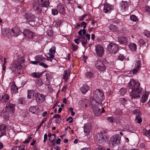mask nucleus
I'll return each instance as SVG.
<instances>
[{"label": "nucleus", "instance_id": "1", "mask_svg": "<svg viewBox=\"0 0 150 150\" xmlns=\"http://www.w3.org/2000/svg\"><path fill=\"white\" fill-rule=\"evenodd\" d=\"M93 98L94 100L92 101V102L96 103L98 104H100L105 99L104 94L101 90L99 89H96L93 94Z\"/></svg>", "mask_w": 150, "mask_h": 150}, {"label": "nucleus", "instance_id": "2", "mask_svg": "<svg viewBox=\"0 0 150 150\" xmlns=\"http://www.w3.org/2000/svg\"><path fill=\"white\" fill-rule=\"evenodd\" d=\"M144 93V90L141 88L139 87L137 89L132 90L130 93V96L132 99H139L141 95Z\"/></svg>", "mask_w": 150, "mask_h": 150}, {"label": "nucleus", "instance_id": "3", "mask_svg": "<svg viewBox=\"0 0 150 150\" xmlns=\"http://www.w3.org/2000/svg\"><path fill=\"white\" fill-rule=\"evenodd\" d=\"M25 61L23 57L18 56L16 61H15L13 65V67L16 69L20 70L22 67V64Z\"/></svg>", "mask_w": 150, "mask_h": 150}, {"label": "nucleus", "instance_id": "4", "mask_svg": "<svg viewBox=\"0 0 150 150\" xmlns=\"http://www.w3.org/2000/svg\"><path fill=\"white\" fill-rule=\"evenodd\" d=\"M121 137L118 135H116L111 137L109 142V145L111 147H113L120 143Z\"/></svg>", "mask_w": 150, "mask_h": 150}, {"label": "nucleus", "instance_id": "5", "mask_svg": "<svg viewBox=\"0 0 150 150\" xmlns=\"http://www.w3.org/2000/svg\"><path fill=\"white\" fill-rule=\"evenodd\" d=\"M107 50L110 53L114 54L118 50V47L116 44L111 43L108 45Z\"/></svg>", "mask_w": 150, "mask_h": 150}, {"label": "nucleus", "instance_id": "6", "mask_svg": "<svg viewBox=\"0 0 150 150\" xmlns=\"http://www.w3.org/2000/svg\"><path fill=\"white\" fill-rule=\"evenodd\" d=\"M140 85L139 82L134 79H132L127 84L128 87L132 90L137 89L139 87Z\"/></svg>", "mask_w": 150, "mask_h": 150}, {"label": "nucleus", "instance_id": "7", "mask_svg": "<svg viewBox=\"0 0 150 150\" xmlns=\"http://www.w3.org/2000/svg\"><path fill=\"white\" fill-rule=\"evenodd\" d=\"M96 139L99 143H103L104 142L107 141L108 138L105 134L100 133L96 134Z\"/></svg>", "mask_w": 150, "mask_h": 150}, {"label": "nucleus", "instance_id": "8", "mask_svg": "<svg viewBox=\"0 0 150 150\" xmlns=\"http://www.w3.org/2000/svg\"><path fill=\"white\" fill-rule=\"evenodd\" d=\"M34 99L37 102L41 103L45 100V96L44 95L37 92L35 94Z\"/></svg>", "mask_w": 150, "mask_h": 150}, {"label": "nucleus", "instance_id": "9", "mask_svg": "<svg viewBox=\"0 0 150 150\" xmlns=\"http://www.w3.org/2000/svg\"><path fill=\"white\" fill-rule=\"evenodd\" d=\"M95 67L96 69L100 71H103L105 69V66L102 62L100 60H97L95 63Z\"/></svg>", "mask_w": 150, "mask_h": 150}, {"label": "nucleus", "instance_id": "10", "mask_svg": "<svg viewBox=\"0 0 150 150\" xmlns=\"http://www.w3.org/2000/svg\"><path fill=\"white\" fill-rule=\"evenodd\" d=\"M95 50L96 54L99 57H102L104 53V48L101 45H99L95 46Z\"/></svg>", "mask_w": 150, "mask_h": 150}, {"label": "nucleus", "instance_id": "11", "mask_svg": "<svg viewBox=\"0 0 150 150\" xmlns=\"http://www.w3.org/2000/svg\"><path fill=\"white\" fill-rule=\"evenodd\" d=\"M24 36L29 39H33L35 36V34L33 32L28 30H25L23 32Z\"/></svg>", "mask_w": 150, "mask_h": 150}, {"label": "nucleus", "instance_id": "12", "mask_svg": "<svg viewBox=\"0 0 150 150\" xmlns=\"http://www.w3.org/2000/svg\"><path fill=\"white\" fill-rule=\"evenodd\" d=\"M141 66L140 62L138 60L136 61V64L135 65V67L132 71H127V73L131 74H134L137 73L139 70Z\"/></svg>", "mask_w": 150, "mask_h": 150}, {"label": "nucleus", "instance_id": "13", "mask_svg": "<svg viewBox=\"0 0 150 150\" xmlns=\"http://www.w3.org/2000/svg\"><path fill=\"white\" fill-rule=\"evenodd\" d=\"M24 17L26 21L28 22L34 21L36 18L33 15L29 13H25L24 16Z\"/></svg>", "mask_w": 150, "mask_h": 150}, {"label": "nucleus", "instance_id": "14", "mask_svg": "<svg viewBox=\"0 0 150 150\" xmlns=\"http://www.w3.org/2000/svg\"><path fill=\"white\" fill-rule=\"evenodd\" d=\"M15 105L11 103L7 104L6 107V110L8 112H10L11 113L13 112L15 110Z\"/></svg>", "mask_w": 150, "mask_h": 150}, {"label": "nucleus", "instance_id": "15", "mask_svg": "<svg viewBox=\"0 0 150 150\" xmlns=\"http://www.w3.org/2000/svg\"><path fill=\"white\" fill-rule=\"evenodd\" d=\"M11 31L12 35L15 37L18 36L21 33L19 28L17 27H15L12 28Z\"/></svg>", "mask_w": 150, "mask_h": 150}, {"label": "nucleus", "instance_id": "16", "mask_svg": "<svg viewBox=\"0 0 150 150\" xmlns=\"http://www.w3.org/2000/svg\"><path fill=\"white\" fill-rule=\"evenodd\" d=\"M8 129V127L4 124L0 125V137L4 135L6 131Z\"/></svg>", "mask_w": 150, "mask_h": 150}, {"label": "nucleus", "instance_id": "17", "mask_svg": "<svg viewBox=\"0 0 150 150\" xmlns=\"http://www.w3.org/2000/svg\"><path fill=\"white\" fill-rule=\"evenodd\" d=\"M84 127V132L86 135L89 134L91 131V124L89 123L85 124Z\"/></svg>", "mask_w": 150, "mask_h": 150}, {"label": "nucleus", "instance_id": "18", "mask_svg": "<svg viewBox=\"0 0 150 150\" xmlns=\"http://www.w3.org/2000/svg\"><path fill=\"white\" fill-rule=\"evenodd\" d=\"M113 6L109 4H106L104 6L103 11L105 13H110L111 10H113Z\"/></svg>", "mask_w": 150, "mask_h": 150}, {"label": "nucleus", "instance_id": "19", "mask_svg": "<svg viewBox=\"0 0 150 150\" xmlns=\"http://www.w3.org/2000/svg\"><path fill=\"white\" fill-rule=\"evenodd\" d=\"M145 90H144V93H143L142 95V97L141 99V101L143 103H144L146 102L148 99V96L149 95V93L146 91Z\"/></svg>", "mask_w": 150, "mask_h": 150}, {"label": "nucleus", "instance_id": "20", "mask_svg": "<svg viewBox=\"0 0 150 150\" xmlns=\"http://www.w3.org/2000/svg\"><path fill=\"white\" fill-rule=\"evenodd\" d=\"M133 112L135 113L136 115H138L136 116L135 120L137 121L139 123H141L142 121V119L140 117V112L139 110H136V111L134 110Z\"/></svg>", "mask_w": 150, "mask_h": 150}, {"label": "nucleus", "instance_id": "21", "mask_svg": "<svg viewBox=\"0 0 150 150\" xmlns=\"http://www.w3.org/2000/svg\"><path fill=\"white\" fill-rule=\"evenodd\" d=\"M129 4V2L127 1H122L120 4L122 9L123 11L127 10Z\"/></svg>", "mask_w": 150, "mask_h": 150}, {"label": "nucleus", "instance_id": "22", "mask_svg": "<svg viewBox=\"0 0 150 150\" xmlns=\"http://www.w3.org/2000/svg\"><path fill=\"white\" fill-rule=\"evenodd\" d=\"M71 72V70L70 69L65 70L63 74V79L66 81L67 80Z\"/></svg>", "mask_w": 150, "mask_h": 150}, {"label": "nucleus", "instance_id": "23", "mask_svg": "<svg viewBox=\"0 0 150 150\" xmlns=\"http://www.w3.org/2000/svg\"><path fill=\"white\" fill-rule=\"evenodd\" d=\"M107 121L112 124L116 123V124H119L120 121L119 120H117L113 117H108L107 118Z\"/></svg>", "mask_w": 150, "mask_h": 150}, {"label": "nucleus", "instance_id": "24", "mask_svg": "<svg viewBox=\"0 0 150 150\" xmlns=\"http://www.w3.org/2000/svg\"><path fill=\"white\" fill-rule=\"evenodd\" d=\"M118 40L120 43L126 45L127 43V39L125 37H120L118 38Z\"/></svg>", "mask_w": 150, "mask_h": 150}, {"label": "nucleus", "instance_id": "25", "mask_svg": "<svg viewBox=\"0 0 150 150\" xmlns=\"http://www.w3.org/2000/svg\"><path fill=\"white\" fill-rule=\"evenodd\" d=\"M18 89L17 87L15 85V83L14 81L12 82L11 86V91L12 93H16L17 92Z\"/></svg>", "mask_w": 150, "mask_h": 150}, {"label": "nucleus", "instance_id": "26", "mask_svg": "<svg viewBox=\"0 0 150 150\" xmlns=\"http://www.w3.org/2000/svg\"><path fill=\"white\" fill-rule=\"evenodd\" d=\"M89 90V87L86 84L83 85L81 88V91L83 93L85 94Z\"/></svg>", "mask_w": 150, "mask_h": 150}, {"label": "nucleus", "instance_id": "27", "mask_svg": "<svg viewBox=\"0 0 150 150\" xmlns=\"http://www.w3.org/2000/svg\"><path fill=\"white\" fill-rule=\"evenodd\" d=\"M93 109L96 115L97 116L99 114H100V109L97 106L95 105L93 107Z\"/></svg>", "mask_w": 150, "mask_h": 150}, {"label": "nucleus", "instance_id": "28", "mask_svg": "<svg viewBox=\"0 0 150 150\" xmlns=\"http://www.w3.org/2000/svg\"><path fill=\"white\" fill-rule=\"evenodd\" d=\"M29 110L33 114H37L38 112V108L37 107L31 106Z\"/></svg>", "mask_w": 150, "mask_h": 150}, {"label": "nucleus", "instance_id": "29", "mask_svg": "<svg viewBox=\"0 0 150 150\" xmlns=\"http://www.w3.org/2000/svg\"><path fill=\"white\" fill-rule=\"evenodd\" d=\"M28 94L27 98L28 99H31L34 97L35 91L33 90H28Z\"/></svg>", "mask_w": 150, "mask_h": 150}, {"label": "nucleus", "instance_id": "30", "mask_svg": "<svg viewBox=\"0 0 150 150\" xmlns=\"http://www.w3.org/2000/svg\"><path fill=\"white\" fill-rule=\"evenodd\" d=\"M43 72H33L31 74L30 76L33 78H39L42 76Z\"/></svg>", "mask_w": 150, "mask_h": 150}, {"label": "nucleus", "instance_id": "31", "mask_svg": "<svg viewBox=\"0 0 150 150\" xmlns=\"http://www.w3.org/2000/svg\"><path fill=\"white\" fill-rule=\"evenodd\" d=\"M9 96L7 94H5L2 96L1 100L3 102L6 103L8 102Z\"/></svg>", "mask_w": 150, "mask_h": 150}, {"label": "nucleus", "instance_id": "32", "mask_svg": "<svg viewBox=\"0 0 150 150\" xmlns=\"http://www.w3.org/2000/svg\"><path fill=\"white\" fill-rule=\"evenodd\" d=\"M130 50L132 52H135L137 49L136 45L134 43H132L129 45Z\"/></svg>", "mask_w": 150, "mask_h": 150}, {"label": "nucleus", "instance_id": "33", "mask_svg": "<svg viewBox=\"0 0 150 150\" xmlns=\"http://www.w3.org/2000/svg\"><path fill=\"white\" fill-rule=\"evenodd\" d=\"M34 58L35 60L38 61L39 63H40V61H42L45 59L42 55L36 56L34 57Z\"/></svg>", "mask_w": 150, "mask_h": 150}, {"label": "nucleus", "instance_id": "34", "mask_svg": "<svg viewBox=\"0 0 150 150\" xmlns=\"http://www.w3.org/2000/svg\"><path fill=\"white\" fill-rule=\"evenodd\" d=\"M53 118H55V122L57 124L59 123L61 120L60 115L59 114H56L54 115Z\"/></svg>", "mask_w": 150, "mask_h": 150}, {"label": "nucleus", "instance_id": "35", "mask_svg": "<svg viewBox=\"0 0 150 150\" xmlns=\"http://www.w3.org/2000/svg\"><path fill=\"white\" fill-rule=\"evenodd\" d=\"M57 8L59 11V13L62 14H64V6L62 5L58 6Z\"/></svg>", "mask_w": 150, "mask_h": 150}, {"label": "nucleus", "instance_id": "36", "mask_svg": "<svg viewBox=\"0 0 150 150\" xmlns=\"http://www.w3.org/2000/svg\"><path fill=\"white\" fill-rule=\"evenodd\" d=\"M94 74L92 71H89L86 73L85 76L86 77L90 79L93 77L94 76Z\"/></svg>", "mask_w": 150, "mask_h": 150}, {"label": "nucleus", "instance_id": "37", "mask_svg": "<svg viewBox=\"0 0 150 150\" xmlns=\"http://www.w3.org/2000/svg\"><path fill=\"white\" fill-rule=\"evenodd\" d=\"M50 57H46V58L45 59L47 60V61H49L50 62V63L49 64L50 65H51L52 64V61L53 60V58L54 57V55H49Z\"/></svg>", "mask_w": 150, "mask_h": 150}, {"label": "nucleus", "instance_id": "38", "mask_svg": "<svg viewBox=\"0 0 150 150\" xmlns=\"http://www.w3.org/2000/svg\"><path fill=\"white\" fill-rule=\"evenodd\" d=\"M55 52V48L54 47H52L49 50V52L48 53L49 55H54Z\"/></svg>", "mask_w": 150, "mask_h": 150}, {"label": "nucleus", "instance_id": "39", "mask_svg": "<svg viewBox=\"0 0 150 150\" xmlns=\"http://www.w3.org/2000/svg\"><path fill=\"white\" fill-rule=\"evenodd\" d=\"M109 28L111 32L115 31L117 30V27L115 25L112 24L110 25L109 26Z\"/></svg>", "mask_w": 150, "mask_h": 150}, {"label": "nucleus", "instance_id": "40", "mask_svg": "<svg viewBox=\"0 0 150 150\" xmlns=\"http://www.w3.org/2000/svg\"><path fill=\"white\" fill-rule=\"evenodd\" d=\"M79 38L83 39V40H82V44L83 45L85 46L87 43V40L84 38V37L83 36H80Z\"/></svg>", "mask_w": 150, "mask_h": 150}, {"label": "nucleus", "instance_id": "41", "mask_svg": "<svg viewBox=\"0 0 150 150\" xmlns=\"http://www.w3.org/2000/svg\"><path fill=\"white\" fill-rule=\"evenodd\" d=\"M144 132L145 131V132H144V134H145L146 136L150 139V129L148 130H146V129H144Z\"/></svg>", "mask_w": 150, "mask_h": 150}, {"label": "nucleus", "instance_id": "42", "mask_svg": "<svg viewBox=\"0 0 150 150\" xmlns=\"http://www.w3.org/2000/svg\"><path fill=\"white\" fill-rule=\"evenodd\" d=\"M130 18L132 21H133L137 22L138 21V18L134 15H131L130 16Z\"/></svg>", "mask_w": 150, "mask_h": 150}, {"label": "nucleus", "instance_id": "43", "mask_svg": "<svg viewBox=\"0 0 150 150\" xmlns=\"http://www.w3.org/2000/svg\"><path fill=\"white\" fill-rule=\"evenodd\" d=\"M18 149V150H25V146L24 145H22L19 146L14 147L13 149L15 150Z\"/></svg>", "mask_w": 150, "mask_h": 150}, {"label": "nucleus", "instance_id": "44", "mask_svg": "<svg viewBox=\"0 0 150 150\" xmlns=\"http://www.w3.org/2000/svg\"><path fill=\"white\" fill-rule=\"evenodd\" d=\"M49 5V2L48 1H46L45 2L42 4V6L43 7H47Z\"/></svg>", "mask_w": 150, "mask_h": 150}, {"label": "nucleus", "instance_id": "45", "mask_svg": "<svg viewBox=\"0 0 150 150\" xmlns=\"http://www.w3.org/2000/svg\"><path fill=\"white\" fill-rule=\"evenodd\" d=\"M58 10V9H57L56 8L52 9V14L54 16L57 15L59 13Z\"/></svg>", "mask_w": 150, "mask_h": 150}, {"label": "nucleus", "instance_id": "46", "mask_svg": "<svg viewBox=\"0 0 150 150\" xmlns=\"http://www.w3.org/2000/svg\"><path fill=\"white\" fill-rule=\"evenodd\" d=\"M120 92L122 95H124L126 92V89L125 88H122L120 90Z\"/></svg>", "mask_w": 150, "mask_h": 150}, {"label": "nucleus", "instance_id": "47", "mask_svg": "<svg viewBox=\"0 0 150 150\" xmlns=\"http://www.w3.org/2000/svg\"><path fill=\"white\" fill-rule=\"evenodd\" d=\"M69 84H68L65 86H63L62 89V92H65L66 91L67 89L68 88V87L69 86Z\"/></svg>", "mask_w": 150, "mask_h": 150}, {"label": "nucleus", "instance_id": "48", "mask_svg": "<svg viewBox=\"0 0 150 150\" xmlns=\"http://www.w3.org/2000/svg\"><path fill=\"white\" fill-rule=\"evenodd\" d=\"M120 100L121 103L123 105H125L127 102V100L124 98H120Z\"/></svg>", "mask_w": 150, "mask_h": 150}, {"label": "nucleus", "instance_id": "49", "mask_svg": "<svg viewBox=\"0 0 150 150\" xmlns=\"http://www.w3.org/2000/svg\"><path fill=\"white\" fill-rule=\"evenodd\" d=\"M39 65L45 68H47L48 67V65H47L43 62L40 63Z\"/></svg>", "mask_w": 150, "mask_h": 150}, {"label": "nucleus", "instance_id": "50", "mask_svg": "<svg viewBox=\"0 0 150 150\" xmlns=\"http://www.w3.org/2000/svg\"><path fill=\"white\" fill-rule=\"evenodd\" d=\"M139 42L141 45H145L146 44V42L142 39L140 40L139 41Z\"/></svg>", "mask_w": 150, "mask_h": 150}, {"label": "nucleus", "instance_id": "51", "mask_svg": "<svg viewBox=\"0 0 150 150\" xmlns=\"http://www.w3.org/2000/svg\"><path fill=\"white\" fill-rule=\"evenodd\" d=\"M32 137H30L24 141L23 142L24 144H27L29 143L30 142V140L32 139Z\"/></svg>", "mask_w": 150, "mask_h": 150}, {"label": "nucleus", "instance_id": "52", "mask_svg": "<svg viewBox=\"0 0 150 150\" xmlns=\"http://www.w3.org/2000/svg\"><path fill=\"white\" fill-rule=\"evenodd\" d=\"M4 120L6 121L9 119V117L8 114L7 113H4Z\"/></svg>", "mask_w": 150, "mask_h": 150}, {"label": "nucleus", "instance_id": "53", "mask_svg": "<svg viewBox=\"0 0 150 150\" xmlns=\"http://www.w3.org/2000/svg\"><path fill=\"white\" fill-rule=\"evenodd\" d=\"M52 74L51 73H47L46 74V79H49L52 77Z\"/></svg>", "mask_w": 150, "mask_h": 150}, {"label": "nucleus", "instance_id": "54", "mask_svg": "<svg viewBox=\"0 0 150 150\" xmlns=\"http://www.w3.org/2000/svg\"><path fill=\"white\" fill-rule=\"evenodd\" d=\"M125 57L123 55L120 54L118 57V59L122 61L125 59Z\"/></svg>", "mask_w": 150, "mask_h": 150}, {"label": "nucleus", "instance_id": "55", "mask_svg": "<svg viewBox=\"0 0 150 150\" xmlns=\"http://www.w3.org/2000/svg\"><path fill=\"white\" fill-rule=\"evenodd\" d=\"M33 8H34L37 10H38L39 9V6H38V3H35V4L34 3L33 4Z\"/></svg>", "mask_w": 150, "mask_h": 150}, {"label": "nucleus", "instance_id": "56", "mask_svg": "<svg viewBox=\"0 0 150 150\" xmlns=\"http://www.w3.org/2000/svg\"><path fill=\"white\" fill-rule=\"evenodd\" d=\"M87 15V14H84L82 16L79 17L78 20L79 21H82L84 20L85 16Z\"/></svg>", "mask_w": 150, "mask_h": 150}, {"label": "nucleus", "instance_id": "57", "mask_svg": "<svg viewBox=\"0 0 150 150\" xmlns=\"http://www.w3.org/2000/svg\"><path fill=\"white\" fill-rule=\"evenodd\" d=\"M47 33L49 36H52L53 34V31L52 30H49L47 31Z\"/></svg>", "mask_w": 150, "mask_h": 150}, {"label": "nucleus", "instance_id": "58", "mask_svg": "<svg viewBox=\"0 0 150 150\" xmlns=\"http://www.w3.org/2000/svg\"><path fill=\"white\" fill-rule=\"evenodd\" d=\"M72 47L73 50H76L78 49V46L76 45L72 44Z\"/></svg>", "mask_w": 150, "mask_h": 150}, {"label": "nucleus", "instance_id": "59", "mask_svg": "<svg viewBox=\"0 0 150 150\" xmlns=\"http://www.w3.org/2000/svg\"><path fill=\"white\" fill-rule=\"evenodd\" d=\"M67 121H69V122L70 123L73 122V120L72 117H69L67 119Z\"/></svg>", "mask_w": 150, "mask_h": 150}, {"label": "nucleus", "instance_id": "60", "mask_svg": "<svg viewBox=\"0 0 150 150\" xmlns=\"http://www.w3.org/2000/svg\"><path fill=\"white\" fill-rule=\"evenodd\" d=\"M49 115V114L47 113V111H45L42 113V116L44 117L45 116H46V117L47 118V116Z\"/></svg>", "mask_w": 150, "mask_h": 150}, {"label": "nucleus", "instance_id": "61", "mask_svg": "<svg viewBox=\"0 0 150 150\" xmlns=\"http://www.w3.org/2000/svg\"><path fill=\"white\" fill-rule=\"evenodd\" d=\"M144 35L145 36L148 37H150V33L148 31H146L145 32Z\"/></svg>", "mask_w": 150, "mask_h": 150}, {"label": "nucleus", "instance_id": "62", "mask_svg": "<svg viewBox=\"0 0 150 150\" xmlns=\"http://www.w3.org/2000/svg\"><path fill=\"white\" fill-rule=\"evenodd\" d=\"M37 84L38 86H40L42 84V82L41 80H38L37 82Z\"/></svg>", "mask_w": 150, "mask_h": 150}, {"label": "nucleus", "instance_id": "63", "mask_svg": "<svg viewBox=\"0 0 150 150\" xmlns=\"http://www.w3.org/2000/svg\"><path fill=\"white\" fill-rule=\"evenodd\" d=\"M33 150H39V147L38 145H35L33 146Z\"/></svg>", "mask_w": 150, "mask_h": 150}, {"label": "nucleus", "instance_id": "64", "mask_svg": "<svg viewBox=\"0 0 150 150\" xmlns=\"http://www.w3.org/2000/svg\"><path fill=\"white\" fill-rule=\"evenodd\" d=\"M36 140L33 139L32 140V142H31L30 144V145L33 146L34 145H35V144L36 143Z\"/></svg>", "mask_w": 150, "mask_h": 150}]
</instances>
